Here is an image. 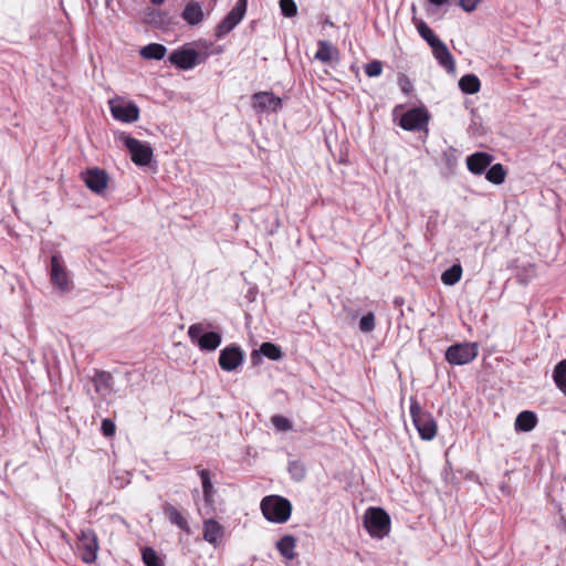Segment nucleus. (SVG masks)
I'll return each mask as SVG.
<instances>
[{
    "instance_id": "ea45409f",
    "label": "nucleus",
    "mask_w": 566,
    "mask_h": 566,
    "mask_svg": "<svg viewBox=\"0 0 566 566\" xmlns=\"http://www.w3.org/2000/svg\"><path fill=\"white\" fill-rule=\"evenodd\" d=\"M481 0H460L461 8L467 12H472L476 9Z\"/></svg>"
},
{
    "instance_id": "2f4dec72",
    "label": "nucleus",
    "mask_w": 566,
    "mask_h": 566,
    "mask_svg": "<svg viewBox=\"0 0 566 566\" xmlns=\"http://www.w3.org/2000/svg\"><path fill=\"white\" fill-rule=\"evenodd\" d=\"M260 353L272 360H279L282 357L281 348L273 343H263Z\"/></svg>"
},
{
    "instance_id": "0eeeda50",
    "label": "nucleus",
    "mask_w": 566,
    "mask_h": 566,
    "mask_svg": "<svg viewBox=\"0 0 566 566\" xmlns=\"http://www.w3.org/2000/svg\"><path fill=\"white\" fill-rule=\"evenodd\" d=\"M479 353L476 343H461L450 346L446 352V359L451 365H465L472 361Z\"/></svg>"
},
{
    "instance_id": "72a5a7b5",
    "label": "nucleus",
    "mask_w": 566,
    "mask_h": 566,
    "mask_svg": "<svg viewBox=\"0 0 566 566\" xmlns=\"http://www.w3.org/2000/svg\"><path fill=\"white\" fill-rule=\"evenodd\" d=\"M143 560L147 566H164L156 551L151 547L143 549Z\"/></svg>"
},
{
    "instance_id": "473e14b6",
    "label": "nucleus",
    "mask_w": 566,
    "mask_h": 566,
    "mask_svg": "<svg viewBox=\"0 0 566 566\" xmlns=\"http://www.w3.org/2000/svg\"><path fill=\"white\" fill-rule=\"evenodd\" d=\"M289 472L295 481H301L305 478L306 468L303 462L295 460L289 463Z\"/></svg>"
},
{
    "instance_id": "7ed1b4c3",
    "label": "nucleus",
    "mask_w": 566,
    "mask_h": 566,
    "mask_svg": "<svg viewBox=\"0 0 566 566\" xmlns=\"http://www.w3.org/2000/svg\"><path fill=\"white\" fill-rule=\"evenodd\" d=\"M410 413L420 437L423 440H432L437 434V423L433 417L424 412L415 399H411Z\"/></svg>"
},
{
    "instance_id": "cd10ccee",
    "label": "nucleus",
    "mask_w": 566,
    "mask_h": 566,
    "mask_svg": "<svg viewBox=\"0 0 566 566\" xmlns=\"http://www.w3.org/2000/svg\"><path fill=\"white\" fill-rule=\"evenodd\" d=\"M462 276V268L460 264H453L450 269L446 270L441 275V281L444 285L452 286L457 284Z\"/></svg>"
},
{
    "instance_id": "a19ab883",
    "label": "nucleus",
    "mask_w": 566,
    "mask_h": 566,
    "mask_svg": "<svg viewBox=\"0 0 566 566\" xmlns=\"http://www.w3.org/2000/svg\"><path fill=\"white\" fill-rule=\"evenodd\" d=\"M449 0H429V2L433 6L440 7L448 2Z\"/></svg>"
},
{
    "instance_id": "393cba45",
    "label": "nucleus",
    "mask_w": 566,
    "mask_h": 566,
    "mask_svg": "<svg viewBox=\"0 0 566 566\" xmlns=\"http://www.w3.org/2000/svg\"><path fill=\"white\" fill-rule=\"evenodd\" d=\"M167 49L159 43H150L140 50V55L146 60H161L166 55Z\"/></svg>"
},
{
    "instance_id": "c85d7f7f",
    "label": "nucleus",
    "mask_w": 566,
    "mask_h": 566,
    "mask_svg": "<svg viewBox=\"0 0 566 566\" xmlns=\"http://www.w3.org/2000/svg\"><path fill=\"white\" fill-rule=\"evenodd\" d=\"M506 176V171L504 170L501 164H495L490 167L486 171L485 178L488 181L494 185H501L504 182Z\"/></svg>"
},
{
    "instance_id": "9b49d317",
    "label": "nucleus",
    "mask_w": 566,
    "mask_h": 566,
    "mask_svg": "<svg viewBox=\"0 0 566 566\" xmlns=\"http://www.w3.org/2000/svg\"><path fill=\"white\" fill-rule=\"evenodd\" d=\"M134 164L137 166H148L156 169L154 151L148 144H126Z\"/></svg>"
},
{
    "instance_id": "c756f323",
    "label": "nucleus",
    "mask_w": 566,
    "mask_h": 566,
    "mask_svg": "<svg viewBox=\"0 0 566 566\" xmlns=\"http://www.w3.org/2000/svg\"><path fill=\"white\" fill-rule=\"evenodd\" d=\"M553 377L556 386L566 395V359L556 365Z\"/></svg>"
},
{
    "instance_id": "39448f33",
    "label": "nucleus",
    "mask_w": 566,
    "mask_h": 566,
    "mask_svg": "<svg viewBox=\"0 0 566 566\" xmlns=\"http://www.w3.org/2000/svg\"><path fill=\"white\" fill-rule=\"evenodd\" d=\"M77 551L81 559L85 564L96 562L99 551V543L96 533L93 530L81 531L77 537Z\"/></svg>"
},
{
    "instance_id": "37998d69",
    "label": "nucleus",
    "mask_w": 566,
    "mask_h": 566,
    "mask_svg": "<svg viewBox=\"0 0 566 566\" xmlns=\"http://www.w3.org/2000/svg\"><path fill=\"white\" fill-rule=\"evenodd\" d=\"M154 4L158 6L164 2V0H150Z\"/></svg>"
},
{
    "instance_id": "f704fd0d",
    "label": "nucleus",
    "mask_w": 566,
    "mask_h": 566,
    "mask_svg": "<svg viewBox=\"0 0 566 566\" xmlns=\"http://www.w3.org/2000/svg\"><path fill=\"white\" fill-rule=\"evenodd\" d=\"M280 9L282 14L292 18L297 13V7L294 0H280Z\"/></svg>"
},
{
    "instance_id": "5701e85b",
    "label": "nucleus",
    "mask_w": 566,
    "mask_h": 566,
    "mask_svg": "<svg viewBox=\"0 0 566 566\" xmlns=\"http://www.w3.org/2000/svg\"><path fill=\"white\" fill-rule=\"evenodd\" d=\"M164 513L167 518L175 524L176 526L189 532V526L187 520L182 516V514L171 504H166L164 507Z\"/></svg>"
},
{
    "instance_id": "6ab92c4d",
    "label": "nucleus",
    "mask_w": 566,
    "mask_h": 566,
    "mask_svg": "<svg viewBox=\"0 0 566 566\" xmlns=\"http://www.w3.org/2000/svg\"><path fill=\"white\" fill-rule=\"evenodd\" d=\"M95 391L102 396L107 397L113 390V377L109 373L97 371L93 378Z\"/></svg>"
},
{
    "instance_id": "a18cd8bd",
    "label": "nucleus",
    "mask_w": 566,
    "mask_h": 566,
    "mask_svg": "<svg viewBox=\"0 0 566 566\" xmlns=\"http://www.w3.org/2000/svg\"><path fill=\"white\" fill-rule=\"evenodd\" d=\"M407 88H408V85H405V86L402 87V91H403V92H407Z\"/></svg>"
},
{
    "instance_id": "c9c22d12",
    "label": "nucleus",
    "mask_w": 566,
    "mask_h": 566,
    "mask_svg": "<svg viewBox=\"0 0 566 566\" xmlns=\"http://www.w3.org/2000/svg\"><path fill=\"white\" fill-rule=\"evenodd\" d=\"M271 421L277 431H290L292 429L291 421L283 416H273Z\"/></svg>"
},
{
    "instance_id": "bb28decb",
    "label": "nucleus",
    "mask_w": 566,
    "mask_h": 566,
    "mask_svg": "<svg viewBox=\"0 0 566 566\" xmlns=\"http://www.w3.org/2000/svg\"><path fill=\"white\" fill-rule=\"evenodd\" d=\"M199 476H200L201 483H202L205 501L208 504H212L213 495H214V488H213V484L210 479V473H209V471L202 469L199 471Z\"/></svg>"
},
{
    "instance_id": "e433bc0d",
    "label": "nucleus",
    "mask_w": 566,
    "mask_h": 566,
    "mask_svg": "<svg viewBox=\"0 0 566 566\" xmlns=\"http://www.w3.org/2000/svg\"><path fill=\"white\" fill-rule=\"evenodd\" d=\"M359 328L364 333H369L375 329V316L373 313H368L360 318Z\"/></svg>"
},
{
    "instance_id": "6e6552de",
    "label": "nucleus",
    "mask_w": 566,
    "mask_h": 566,
    "mask_svg": "<svg viewBox=\"0 0 566 566\" xmlns=\"http://www.w3.org/2000/svg\"><path fill=\"white\" fill-rule=\"evenodd\" d=\"M248 7V0H238L231 11L217 25L216 35L222 38L231 32L243 19Z\"/></svg>"
},
{
    "instance_id": "4c0bfd02",
    "label": "nucleus",
    "mask_w": 566,
    "mask_h": 566,
    "mask_svg": "<svg viewBox=\"0 0 566 566\" xmlns=\"http://www.w3.org/2000/svg\"><path fill=\"white\" fill-rule=\"evenodd\" d=\"M382 72V64L380 61L375 60L366 64L365 73L369 77L379 76Z\"/></svg>"
},
{
    "instance_id": "aec40b11",
    "label": "nucleus",
    "mask_w": 566,
    "mask_h": 566,
    "mask_svg": "<svg viewBox=\"0 0 566 566\" xmlns=\"http://www.w3.org/2000/svg\"><path fill=\"white\" fill-rule=\"evenodd\" d=\"M181 15L182 19L190 25L199 24L205 18L201 4L193 1L187 3Z\"/></svg>"
},
{
    "instance_id": "4468645a",
    "label": "nucleus",
    "mask_w": 566,
    "mask_h": 566,
    "mask_svg": "<svg viewBox=\"0 0 566 566\" xmlns=\"http://www.w3.org/2000/svg\"><path fill=\"white\" fill-rule=\"evenodd\" d=\"M243 363V354L239 347H226L220 352L219 365L226 371H232Z\"/></svg>"
},
{
    "instance_id": "20e7f679",
    "label": "nucleus",
    "mask_w": 566,
    "mask_h": 566,
    "mask_svg": "<svg viewBox=\"0 0 566 566\" xmlns=\"http://www.w3.org/2000/svg\"><path fill=\"white\" fill-rule=\"evenodd\" d=\"M205 329L202 323L192 324L188 328V336L201 350H216L221 344V335L217 332L205 333Z\"/></svg>"
},
{
    "instance_id": "b1692460",
    "label": "nucleus",
    "mask_w": 566,
    "mask_h": 566,
    "mask_svg": "<svg viewBox=\"0 0 566 566\" xmlns=\"http://www.w3.org/2000/svg\"><path fill=\"white\" fill-rule=\"evenodd\" d=\"M459 87L465 94H475L480 91L481 83L476 75L465 74L460 78Z\"/></svg>"
},
{
    "instance_id": "f257e3e1",
    "label": "nucleus",
    "mask_w": 566,
    "mask_h": 566,
    "mask_svg": "<svg viewBox=\"0 0 566 566\" xmlns=\"http://www.w3.org/2000/svg\"><path fill=\"white\" fill-rule=\"evenodd\" d=\"M261 511L268 521L272 523H284L291 516L292 504L282 496L269 495L262 500Z\"/></svg>"
},
{
    "instance_id": "58836bf2",
    "label": "nucleus",
    "mask_w": 566,
    "mask_h": 566,
    "mask_svg": "<svg viewBox=\"0 0 566 566\" xmlns=\"http://www.w3.org/2000/svg\"><path fill=\"white\" fill-rule=\"evenodd\" d=\"M102 431H103L104 436H106V437L113 436L115 433L114 422L109 419H104L102 421Z\"/></svg>"
},
{
    "instance_id": "f3484780",
    "label": "nucleus",
    "mask_w": 566,
    "mask_h": 566,
    "mask_svg": "<svg viewBox=\"0 0 566 566\" xmlns=\"http://www.w3.org/2000/svg\"><path fill=\"white\" fill-rule=\"evenodd\" d=\"M493 157L486 153H475L467 158V167L474 175H481L491 165Z\"/></svg>"
},
{
    "instance_id": "dca6fc26",
    "label": "nucleus",
    "mask_w": 566,
    "mask_h": 566,
    "mask_svg": "<svg viewBox=\"0 0 566 566\" xmlns=\"http://www.w3.org/2000/svg\"><path fill=\"white\" fill-rule=\"evenodd\" d=\"M432 53L438 63L446 69L447 72L452 73L455 70V63L452 54L450 53L447 45L439 41L436 45L432 48Z\"/></svg>"
},
{
    "instance_id": "4be33fe9",
    "label": "nucleus",
    "mask_w": 566,
    "mask_h": 566,
    "mask_svg": "<svg viewBox=\"0 0 566 566\" xmlns=\"http://www.w3.org/2000/svg\"><path fill=\"white\" fill-rule=\"evenodd\" d=\"M317 45H318V50L315 53L316 60H318L323 63H329L334 60H337L338 51L328 41L319 40L317 42Z\"/></svg>"
},
{
    "instance_id": "1a4fd4ad",
    "label": "nucleus",
    "mask_w": 566,
    "mask_h": 566,
    "mask_svg": "<svg viewBox=\"0 0 566 566\" xmlns=\"http://www.w3.org/2000/svg\"><path fill=\"white\" fill-rule=\"evenodd\" d=\"M81 177L86 187L97 195L104 192L108 186V175L99 168H88L81 174Z\"/></svg>"
},
{
    "instance_id": "f03ea898",
    "label": "nucleus",
    "mask_w": 566,
    "mask_h": 566,
    "mask_svg": "<svg viewBox=\"0 0 566 566\" xmlns=\"http://www.w3.org/2000/svg\"><path fill=\"white\" fill-rule=\"evenodd\" d=\"M364 525L373 537L382 538L390 531V517L379 507H369L364 514Z\"/></svg>"
},
{
    "instance_id": "423d86ee",
    "label": "nucleus",
    "mask_w": 566,
    "mask_h": 566,
    "mask_svg": "<svg viewBox=\"0 0 566 566\" xmlns=\"http://www.w3.org/2000/svg\"><path fill=\"white\" fill-rule=\"evenodd\" d=\"M112 116L123 123L136 122L139 117L138 106L126 98L114 97L108 101Z\"/></svg>"
},
{
    "instance_id": "a211bd4d",
    "label": "nucleus",
    "mask_w": 566,
    "mask_h": 566,
    "mask_svg": "<svg viewBox=\"0 0 566 566\" xmlns=\"http://www.w3.org/2000/svg\"><path fill=\"white\" fill-rule=\"evenodd\" d=\"M223 537V527L212 518L203 522V539L217 546Z\"/></svg>"
},
{
    "instance_id": "2eb2a0df",
    "label": "nucleus",
    "mask_w": 566,
    "mask_h": 566,
    "mask_svg": "<svg viewBox=\"0 0 566 566\" xmlns=\"http://www.w3.org/2000/svg\"><path fill=\"white\" fill-rule=\"evenodd\" d=\"M51 280L60 291L69 292L71 290V281L67 272L55 255L51 259Z\"/></svg>"
},
{
    "instance_id": "7c9ffc66",
    "label": "nucleus",
    "mask_w": 566,
    "mask_h": 566,
    "mask_svg": "<svg viewBox=\"0 0 566 566\" xmlns=\"http://www.w3.org/2000/svg\"><path fill=\"white\" fill-rule=\"evenodd\" d=\"M417 30L419 32V34L421 35V38L423 40H426L428 42V44L430 45V48H432L433 45H436L439 41H441L436 34L434 32L430 29V27L423 22V21H419L417 23Z\"/></svg>"
},
{
    "instance_id": "f8f14e48",
    "label": "nucleus",
    "mask_w": 566,
    "mask_h": 566,
    "mask_svg": "<svg viewBox=\"0 0 566 566\" xmlns=\"http://www.w3.org/2000/svg\"><path fill=\"white\" fill-rule=\"evenodd\" d=\"M252 106L261 113L276 112L282 106V99L272 92H259L252 96Z\"/></svg>"
},
{
    "instance_id": "c03bdc74",
    "label": "nucleus",
    "mask_w": 566,
    "mask_h": 566,
    "mask_svg": "<svg viewBox=\"0 0 566 566\" xmlns=\"http://www.w3.org/2000/svg\"><path fill=\"white\" fill-rule=\"evenodd\" d=\"M407 88H408V85H405V86L402 87V91H403V92H407Z\"/></svg>"
},
{
    "instance_id": "9d476101",
    "label": "nucleus",
    "mask_w": 566,
    "mask_h": 566,
    "mask_svg": "<svg viewBox=\"0 0 566 566\" xmlns=\"http://www.w3.org/2000/svg\"><path fill=\"white\" fill-rule=\"evenodd\" d=\"M427 109L416 107L406 112L400 118V126L406 130H422L428 124Z\"/></svg>"
},
{
    "instance_id": "ddd939ff",
    "label": "nucleus",
    "mask_w": 566,
    "mask_h": 566,
    "mask_svg": "<svg viewBox=\"0 0 566 566\" xmlns=\"http://www.w3.org/2000/svg\"><path fill=\"white\" fill-rule=\"evenodd\" d=\"M199 54L193 49H180L169 55V62L181 70H191L198 64Z\"/></svg>"
},
{
    "instance_id": "412c9836",
    "label": "nucleus",
    "mask_w": 566,
    "mask_h": 566,
    "mask_svg": "<svg viewBox=\"0 0 566 566\" xmlns=\"http://www.w3.org/2000/svg\"><path fill=\"white\" fill-rule=\"evenodd\" d=\"M536 423V415L533 411L525 410L517 415L514 427L516 431L530 432L535 428Z\"/></svg>"
},
{
    "instance_id": "a878e982",
    "label": "nucleus",
    "mask_w": 566,
    "mask_h": 566,
    "mask_svg": "<svg viewBox=\"0 0 566 566\" xmlns=\"http://www.w3.org/2000/svg\"><path fill=\"white\" fill-rule=\"evenodd\" d=\"M276 548L286 559H293L295 556V538L291 535L283 536L277 543Z\"/></svg>"
},
{
    "instance_id": "79ce46f5",
    "label": "nucleus",
    "mask_w": 566,
    "mask_h": 566,
    "mask_svg": "<svg viewBox=\"0 0 566 566\" xmlns=\"http://www.w3.org/2000/svg\"><path fill=\"white\" fill-rule=\"evenodd\" d=\"M123 142H127V143H130V142H137L136 139L132 138V137H125L123 139Z\"/></svg>"
}]
</instances>
